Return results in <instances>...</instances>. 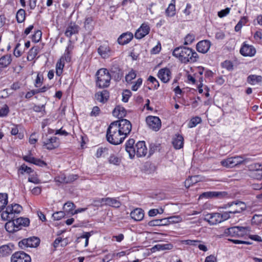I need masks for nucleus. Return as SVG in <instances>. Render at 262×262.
Here are the masks:
<instances>
[{"label": "nucleus", "mask_w": 262, "mask_h": 262, "mask_svg": "<svg viewBox=\"0 0 262 262\" xmlns=\"http://www.w3.org/2000/svg\"><path fill=\"white\" fill-rule=\"evenodd\" d=\"M166 219L167 221V225L172 223H179L181 221V218L179 216H171Z\"/></svg>", "instance_id": "obj_43"}, {"label": "nucleus", "mask_w": 262, "mask_h": 262, "mask_svg": "<svg viewBox=\"0 0 262 262\" xmlns=\"http://www.w3.org/2000/svg\"><path fill=\"white\" fill-rule=\"evenodd\" d=\"M135 140L129 139L125 144V150L129 154V158L133 159L136 154L138 157H144L147 151L144 141H139L134 146Z\"/></svg>", "instance_id": "obj_2"}, {"label": "nucleus", "mask_w": 262, "mask_h": 262, "mask_svg": "<svg viewBox=\"0 0 262 262\" xmlns=\"http://www.w3.org/2000/svg\"><path fill=\"white\" fill-rule=\"evenodd\" d=\"M194 40V36L191 34H188L185 38L184 45L191 44Z\"/></svg>", "instance_id": "obj_54"}, {"label": "nucleus", "mask_w": 262, "mask_h": 262, "mask_svg": "<svg viewBox=\"0 0 262 262\" xmlns=\"http://www.w3.org/2000/svg\"><path fill=\"white\" fill-rule=\"evenodd\" d=\"M14 222L16 227V230H19L22 226L27 227L29 225L30 220L27 217H19L14 220Z\"/></svg>", "instance_id": "obj_23"}, {"label": "nucleus", "mask_w": 262, "mask_h": 262, "mask_svg": "<svg viewBox=\"0 0 262 262\" xmlns=\"http://www.w3.org/2000/svg\"><path fill=\"white\" fill-rule=\"evenodd\" d=\"M197 178V176H192L189 177L185 182V186L186 187L188 188L191 185L196 183L197 182V180H193Z\"/></svg>", "instance_id": "obj_42"}, {"label": "nucleus", "mask_w": 262, "mask_h": 262, "mask_svg": "<svg viewBox=\"0 0 262 262\" xmlns=\"http://www.w3.org/2000/svg\"><path fill=\"white\" fill-rule=\"evenodd\" d=\"M205 262H217V258L214 255H210L206 257Z\"/></svg>", "instance_id": "obj_64"}, {"label": "nucleus", "mask_w": 262, "mask_h": 262, "mask_svg": "<svg viewBox=\"0 0 262 262\" xmlns=\"http://www.w3.org/2000/svg\"><path fill=\"white\" fill-rule=\"evenodd\" d=\"M121 161V159L114 155H111L108 158L109 163L115 165H119L120 164Z\"/></svg>", "instance_id": "obj_39"}, {"label": "nucleus", "mask_w": 262, "mask_h": 262, "mask_svg": "<svg viewBox=\"0 0 262 262\" xmlns=\"http://www.w3.org/2000/svg\"><path fill=\"white\" fill-rule=\"evenodd\" d=\"M163 212V209H161V212H160L159 209H150L148 211V215L149 216H154L156 215L157 214H161Z\"/></svg>", "instance_id": "obj_63"}, {"label": "nucleus", "mask_w": 262, "mask_h": 262, "mask_svg": "<svg viewBox=\"0 0 262 262\" xmlns=\"http://www.w3.org/2000/svg\"><path fill=\"white\" fill-rule=\"evenodd\" d=\"M79 31V27L77 25H70L67 28L66 32L65 35L68 37H71L72 35L77 34Z\"/></svg>", "instance_id": "obj_29"}, {"label": "nucleus", "mask_w": 262, "mask_h": 262, "mask_svg": "<svg viewBox=\"0 0 262 262\" xmlns=\"http://www.w3.org/2000/svg\"><path fill=\"white\" fill-rule=\"evenodd\" d=\"M131 92L130 91L125 90L122 93V101L127 102L130 96Z\"/></svg>", "instance_id": "obj_53"}, {"label": "nucleus", "mask_w": 262, "mask_h": 262, "mask_svg": "<svg viewBox=\"0 0 262 262\" xmlns=\"http://www.w3.org/2000/svg\"><path fill=\"white\" fill-rule=\"evenodd\" d=\"M148 225L150 227L157 226H166L167 225V221L166 219V218L162 219L154 220L149 221L148 223Z\"/></svg>", "instance_id": "obj_31"}, {"label": "nucleus", "mask_w": 262, "mask_h": 262, "mask_svg": "<svg viewBox=\"0 0 262 262\" xmlns=\"http://www.w3.org/2000/svg\"><path fill=\"white\" fill-rule=\"evenodd\" d=\"M73 47L71 46V45H69L66 50V53H65V60L67 62L70 61L71 60V56H70V52L73 50Z\"/></svg>", "instance_id": "obj_48"}, {"label": "nucleus", "mask_w": 262, "mask_h": 262, "mask_svg": "<svg viewBox=\"0 0 262 262\" xmlns=\"http://www.w3.org/2000/svg\"><path fill=\"white\" fill-rule=\"evenodd\" d=\"M113 114L118 118H122L125 116L126 111L124 107L118 106L114 110Z\"/></svg>", "instance_id": "obj_30"}, {"label": "nucleus", "mask_w": 262, "mask_h": 262, "mask_svg": "<svg viewBox=\"0 0 262 262\" xmlns=\"http://www.w3.org/2000/svg\"><path fill=\"white\" fill-rule=\"evenodd\" d=\"M30 256L23 251H17L12 254L11 262H31Z\"/></svg>", "instance_id": "obj_10"}, {"label": "nucleus", "mask_w": 262, "mask_h": 262, "mask_svg": "<svg viewBox=\"0 0 262 262\" xmlns=\"http://www.w3.org/2000/svg\"><path fill=\"white\" fill-rule=\"evenodd\" d=\"M12 252V249L8 245H3L0 247V256L5 257L10 255Z\"/></svg>", "instance_id": "obj_32"}, {"label": "nucleus", "mask_w": 262, "mask_h": 262, "mask_svg": "<svg viewBox=\"0 0 262 262\" xmlns=\"http://www.w3.org/2000/svg\"><path fill=\"white\" fill-rule=\"evenodd\" d=\"M11 134L12 135H18V137L19 139H22L24 137L23 134L18 133V129L17 128V125H14V127H13L11 131Z\"/></svg>", "instance_id": "obj_52"}, {"label": "nucleus", "mask_w": 262, "mask_h": 262, "mask_svg": "<svg viewBox=\"0 0 262 262\" xmlns=\"http://www.w3.org/2000/svg\"><path fill=\"white\" fill-rule=\"evenodd\" d=\"M91 236V234L90 232H85L82 235L80 236L77 238V242H80L81 239H85V245L84 247H86L89 244V239L90 236Z\"/></svg>", "instance_id": "obj_47"}, {"label": "nucleus", "mask_w": 262, "mask_h": 262, "mask_svg": "<svg viewBox=\"0 0 262 262\" xmlns=\"http://www.w3.org/2000/svg\"><path fill=\"white\" fill-rule=\"evenodd\" d=\"M211 46V42L208 40H204L199 41L196 46V50L202 53H207Z\"/></svg>", "instance_id": "obj_16"}, {"label": "nucleus", "mask_w": 262, "mask_h": 262, "mask_svg": "<svg viewBox=\"0 0 262 262\" xmlns=\"http://www.w3.org/2000/svg\"><path fill=\"white\" fill-rule=\"evenodd\" d=\"M111 78L116 81H120L123 76V73L121 70L117 65L112 66L110 70Z\"/></svg>", "instance_id": "obj_17"}, {"label": "nucleus", "mask_w": 262, "mask_h": 262, "mask_svg": "<svg viewBox=\"0 0 262 262\" xmlns=\"http://www.w3.org/2000/svg\"><path fill=\"white\" fill-rule=\"evenodd\" d=\"M250 231L248 227L234 226L225 229L224 234L231 236H242Z\"/></svg>", "instance_id": "obj_6"}, {"label": "nucleus", "mask_w": 262, "mask_h": 262, "mask_svg": "<svg viewBox=\"0 0 262 262\" xmlns=\"http://www.w3.org/2000/svg\"><path fill=\"white\" fill-rule=\"evenodd\" d=\"M222 66L223 68L227 69L229 71L232 70L233 69V64L231 61L226 60L222 63Z\"/></svg>", "instance_id": "obj_56"}, {"label": "nucleus", "mask_w": 262, "mask_h": 262, "mask_svg": "<svg viewBox=\"0 0 262 262\" xmlns=\"http://www.w3.org/2000/svg\"><path fill=\"white\" fill-rule=\"evenodd\" d=\"M230 8H226V9L222 10L221 11L218 12L217 15L219 17H220V18H222L226 16L227 14H228L230 12Z\"/></svg>", "instance_id": "obj_57"}, {"label": "nucleus", "mask_w": 262, "mask_h": 262, "mask_svg": "<svg viewBox=\"0 0 262 262\" xmlns=\"http://www.w3.org/2000/svg\"><path fill=\"white\" fill-rule=\"evenodd\" d=\"M59 139L56 137H52L43 142V146L48 150H52L57 148L59 145Z\"/></svg>", "instance_id": "obj_13"}, {"label": "nucleus", "mask_w": 262, "mask_h": 262, "mask_svg": "<svg viewBox=\"0 0 262 262\" xmlns=\"http://www.w3.org/2000/svg\"><path fill=\"white\" fill-rule=\"evenodd\" d=\"M142 83V79L141 78H139L135 83L132 86V90L134 91H136L138 88L140 86Z\"/></svg>", "instance_id": "obj_62"}, {"label": "nucleus", "mask_w": 262, "mask_h": 262, "mask_svg": "<svg viewBox=\"0 0 262 262\" xmlns=\"http://www.w3.org/2000/svg\"><path fill=\"white\" fill-rule=\"evenodd\" d=\"M149 27L143 24L135 33V36L137 39H141L149 33Z\"/></svg>", "instance_id": "obj_19"}, {"label": "nucleus", "mask_w": 262, "mask_h": 262, "mask_svg": "<svg viewBox=\"0 0 262 262\" xmlns=\"http://www.w3.org/2000/svg\"><path fill=\"white\" fill-rule=\"evenodd\" d=\"M96 76V85L99 88H105L110 85L111 76L107 69H100L97 72Z\"/></svg>", "instance_id": "obj_4"}, {"label": "nucleus", "mask_w": 262, "mask_h": 262, "mask_svg": "<svg viewBox=\"0 0 262 262\" xmlns=\"http://www.w3.org/2000/svg\"><path fill=\"white\" fill-rule=\"evenodd\" d=\"M113 122H117V127L121 131L122 134L126 138L132 130V126L130 121L127 119H122L118 121H114Z\"/></svg>", "instance_id": "obj_8"}, {"label": "nucleus", "mask_w": 262, "mask_h": 262, "mask_svg": "<svg viewBox=\"0 0 262 262\" xmlns=\"http://www.w3.org/2000/svg\"><path fill=\"white\" fill-rule=\"evenodd\" d=\"M146 122L148 127L155 131L159 130L161 126L160 119L156 116H148L146 119Z\"/></svg>", "instance_id": "obj_11"}, {"label": "nucleus", "mask_w": 262, "mask_h": 262, "mask_svg": "<svg viewBox=\"0 0 262 262\" xmlns=\"http://www.w3.org/2000/svg\"><path fill=\"white\" fill-rule=\"evenodd\" d=\"M96 99L100 102L104 103L109 98V92L107 90H103L95 95Z\"/></svg>", "instance_id": "obj_26"}, {"label": "nucleus", "mask_w": 262, "mask_h": 262, "mask_svg": "<svg viewBox=\"0 0 262 262\" xmlns=\"http://www.w3.org/2000/svg\"><path fill=\"white\" fill-rule=\"evenodd\" d=\"M172 54L184 63L195 62L199 58L196 52L192 49L183 46L175 48Z\"/></svg>", "instance_id": "obj_1"}, {"label": "nucleus", "mask_w": 262, "mask_h": 262, "mask_svg": "<svg viewBox=\"0 0 262 262\" xmlns=\"http://www.w3.org/2000/svg\"><path fill=\"white\" fill-rule=\"evenodd\" d=\"M8 222L6 223L5 224V229L6 230L10 232V233H13L17 230H16V227L15 226V224L14 222L13 219L12 220H8Z\"/></svg>", "instance_id": "obj_35"}, {"label": "nucleus", "mask_w": 262, "mask_h": 262, "mask_svg": "<svg viewBox=\"0 0 262 262\" xmlns=\"http://www.w3.org/2000/svg\"><path fill=\"white\" fill-rule=\"evenodd\" d=\"M96 206H100L103 205L109 206L114 208H119L121 205V203L117 199L114 198H102L94 201Z\"/></svg>", "instance_id": "obj_7"}, {"label": "nucleus", "mask_w": 262, "mask_h": 262, "mask_svg": "<svg viewBox=\"0 0 262 262\" xmlns=\"http://www.w3.org/2000/svg\"><path fill=\"white\" fill-rule=\"evenodd\" d=\"M244 162L241 156H235L223 160L221 162L222 166L226 167H233L237 165L241 164Z\"/></svg>", "instance_id": "obj_9"}, {"label": "nucleus", "mask_w": 262, "mask_h": 262, "mask_svg": "<svg viewBox=\"0 0 262 262\" xmlns=\"http://www.w3.org/2000/svg\"><path fill=\"white\" fill-rule=\"evenodd\" d=\"M173 147L177 149H179L183 147L184 139L182 135H178L174 138L172 141Z\"/></svg>", "instance_id": "obj_25"}, {"label": "nucleus", "mask_w": 262, "mask_h": 262, "mask_svg": "<svg viewBox=\"0 0 262 262\" xmlns=\"http://www.w3.org/2000/svg\"><path fill=\"white\" fill-rule=\"evenodd\" d=\"M94 19L93 17H86L84 21V28L86 30L91 31L94 27Z\"/></svg>", "instance_id": "obj_37"}, {"label": "nucleus", "mask_w": 262, "mask_h": 262, "mask_svg": "<svg viewBox=\"0 0 262 262\" xmlns=\"http://www.w3.org/2000/svg\"><path fill=\"white\" fill-rule=\"evenodd\" d=\"M28 242V246L29 247H36L40 243V239L38 237L33 236L30 238H27Z\"/></svg>", "instance_id": "obj_38"}, {"label": "nucleus", "mask_w": 262, "mask_h": 262, "mask_svg": "<svg viewBox=\"0 0 262 262\" xmlns=\"http://www.w3.org/2000/svg\"><path fill=\"white\" fill-rule=\"evenodd\" d=\"M228 193L225 191H207L200 195V198H223L227 196Z\"/></svg>", "instance_id": "obj_12"}, {"label": "nucleus", "mask_w": 262, "mask_h": 262, "mask_svg": "<svg viewBox=\"0 0 262 262\" xmlns=\"http://www.w3.org/2000/svg\"><path fill=\"white\" fill-rule=\"evenodd\" d=\"M158 77L164 83L168 82L171 77V72L170 70L167 68L160 69L158 73Z\"/></svg>", "instance_id": "obj_14"}, {"label": "nucleus", "mask_w": 262, "mask_h": 262, "mask_svg": "<svg viewBox=\"0 0 262 262\" xmlns=\"http://www.w3.org/2000/svg\"><path fill=\"white\" fill-rule=\"evenodd\" d=\"M262 222V215H257L255 214L253 215L252 219V223L255 224L256 225H258L261 223Z\"/></svg>", "instance_id": "obj_51"}, {"label": "nucleus", "mask_w": 262, "mask_h": 262, "mask_svg": "<svg viewBox=\"0 0 262 262\" xmlns=\"http://www.w3.org/2000/svg\"><path fill=\"white\" fill-rule=\"evenodd\" d=\"M202 119L199 117H193L188 123V127L189 128H192L195 127L197 124L201 123Z\"/></svg>", "instance_id": "obj_40"}, {"label": "nucleus", "mask_w": 262, "mask_h": 262, "mask_svg": "<svg viewBox=\"0 0 262 262\" xmlns=\"http://www.w3.org/2000/svg\"><path fill=\"white\" fill-rule=\"evenodd\" d=\"M66 214L64 211H58L53 214L52 217L54 220H60L65 216Z\"/></svg>", "instance_id": "obj_49"}, {"label": "nucleus", "mask_w": 262, "mask_h": 262, "mask_svg": "<svg viewBox=\"0 0 262 262\" xmlns=\"http://www.w3.org/2000/svg\"><path fill=\"white\" fill-rule=\"evenodd\" d=\"M206 217L210 224L215 225L222 222L220 213H209L206 215Z\"/></svg>", "instance_id": "obj_21"}, {"label": "nucleus", "mask_w": 262, "mask_h": 262, "mask_svg": "<svg viewBox=\"0 0 262 262\" xmlns=\"http://www.w3.org/2000/svg\"><path fill=\"white\" fill-rule=\"evenodd\" d=\"M42 33L40 30H37L32 36V40L34 42H38L41 38Z\"/></svg>", "instance_id": "obj_46"}, {"label": "nucleus", "mask_w": 262, "mask_h": 262, "mask_svg": "<svg viewBox=\"0 0 262 262\" xmlns=\"http://www.w3.org/2000/svg\"><path fill=\"white\" fill-rule=\"evenodd\" d=\"M133 36V34L131 32L124 33L118 37L117 42L120 45H126L132 40Z\"/></svg>", "instance_id": "obj_20"}, {"label": "nucleus", "mask_w": 262, "mask_h": 262, "mask_svg": "<svg viewBox=\"0 0 262 262\" xmlns=\"http://www.w3.org/2000/svg\"><path fill=\"white\" fill-rule=\"evenodd\" d=\"M77 178L78 176L76 174H71L68 176V177L66 176V179L65 180L66 183H70L71 182H73Z\"/></svg>", "instance_id": "obj_59"}, {"label": "nucleus", "mask_w": 262, "mask_h": 262, "mask_svg": "<svg viewBox=\"0 0 262 262\" xmlns=\"http://www.w3.org/2000/svg\"><path fill=\"white\" fill-rule=\"evenodd\" d=\"M23 207L18 204H11L6 207V210L1 214L3 220H12L15 217V214H19Z\"/></svg>", "instance_id": "obj_5"}, {"label": "nucleus", "mask_w": 262, "mask_h": 262, "mask_svg": "<svg viewBox=\"0 0 262 262\" xmlns=\"http://www.w3.org/2000/svg\"><path fill=\"white\" fill-rule=\"evenodd\" d=\"M20 169L22 170V171L21 172L22 174L24 173V172H26L27 173H31V172H33V170L32 169V168L29 167H28L25 164H23L21 166Z\"/></svg>", "instance_id": "obj_58"}, {"label": "nucleus", "mask_w": 262, "mask_h": 262, "mask_svg": "<svg viewBox=\"0 0 262 262\" xmlns=\"http://www.w3.org/2000/svg\"><path fill=\"white\" fill-rule=\"evenodd\" d=\"M148 80L154 84V89H157L159 86V83L158 81L153 76H150Z\"/></svg>", "instance_id": "obj_60"}, {"label": "nucleus", "mask_w": 262, "mask_h": 262, "mask_svg": "<svg viewBox=\"0 0 262 262\" xmlns=\"http://www.w3.org/2000/svg\"><path fill=\"white\" fill-rule=\"evenodd\" d=\"M261 80L262 77L261 76L250 75L247 77V82L251 84H255L261 81Z\"/></svg>", "instance_id": "obj_34"}, {"label": "nucleus", "mask_w": 262, "mask_h": 262, "mask_svg": "<svg viewBox=\"0 0 262 262\" xmlns=\"http://www.w3.org/2000/svg\"><path fill=\"white\" fill-rule=\"evenodd\" d=\"M75 207L76 206L73 203L68 202L64 204L63 206V209L66 211L70 212L72 211Z\"/></svg>", "instance_id": "obj_45"}, {"label": "nucleus", "mask_w": 262, "mask_h": 262, "mask_svg": "<svg viewBox=\"0 0 262 262\" xmlns=\"http://www.w3.org/2000/svg\"><path fill=\"white\" fill-rule=\"evenodd\" d=\"M173 246L171 244H157L150 249L151 252H155L157 251L170 250Z\"/></svg>", "instance_id": "obj_27"}, {"label": "nucleus", "mask_w": 262, "mask_h": 262, "mask_svg": "<svg viewBox=\"0 0 262 262\" xmlns=\"http://www.w3.org/2000/svg\"><path fill=\"white\" fill-rule=\"evenodd\" d=\"M136 77V72L132 70L125 76V80L126 82H130L133 79L135 78Z\"/></svg>", "instance_id": "obj_50"}, {"label": "nucleus", "mask_w": 262, "mask_h": 262, "mask_svg": "<svg viewBox=\"0 0 262 262\" xmlns=\"http://www.w3.org/2000/svg\"><path fill=\"white\" fill-rule=\"evenodd\" d=\"M256 52L255 48L252 46L244 45L240 49L241 54L244 56H252Z\"/></svg>", "instance_id": "obj_18"}, {"label": "nucleus", "mask_w": 262, "mask_h": 262, "mask_svg": "<svg viewBox=\"0 0 262 262\" xmlns=\"http://www.w3.org/2000/svg\"><path fill=\"white\" fill-rule=\"evenodd\" d=\"M130 216L135 221H140L144 217V211L141 208H136L130 212Z\"/></svg>", "instance_id": "obj_24"}, {"label": "nucleus", "mask_w": 262, "mask_h": 262, "mask_svg": "<svg viewBox=\"0 0 262 262\" xmlns=\"http://www.w3.org/2000/svg\"><path fill=\"white\" fill-rule=\"evenodd\" d=\"M116 123L117 122H112L106 131V140L110 143L113 145L120 144L125 139L121 131L117 127Z\"/></svg>", "instance_id": "obj_3"}, {"label": "nucleus", "mask_w": 262, "mask_h": 262, "mask_svg": "<svg viewBox=\"0 0 262 262\" xmlns=\"http://www.w3.org/2000/svg\"><path fill=\"white\" fill-rule=\"evenodd\" d=\"M9 112V107L7 105H5L3 107L0 109V117L6 116Z\"/></svg>", "instance_id": "obj_55"}, {"label": "nucleus", "mask_w": 262, "mask_h": 262, "mask_svg": "<svg viewBox=\"0 0 262 262\" xmlns=\"http://www.w3.org/2000/svg\"><path fill=\"white\" fill-rule=\"evenodd\" d=\"M64 67V63H62L61 61V59L59 61H58L56 65V74L57 76H60L62 73L63 68Z\"/></svg>", "instance_id": "obj_44"}, {"label": "nucleus", "mask_w": 262, "mask_h": 262, "mask_svg": "<svg viewBox=\"0 0 262 262\" xmlns=\"http://www.w3.org/2000/svg\"><path fill=\"white\" fill-rule=\"evenodd\" d=\"M66 176L64 174H61L55 178V180L56 182H59L60 183H66Z\"/></svg>", "instance_id": "obj_61"}, {"label": "nucleus", "mask_w": 262, "mask_h": 262, "mask_svg": "<svg viewBox=\"0 0 262 262\" xmlns=\"http://www.w3.org/2000/svg\"><path fill=\"white\" fill-rule=\"evenodd\" d=\"M99 54L103 58H106L110 56L111 50L107 43L101 45L98 49Z\"/></svg>", "instance_id": "obj_22"}, {"label": "nucleus", "mask_w": 262, "mask_h": 262, "mask_svg": "<svg viewBox=\"0 0 262 262\" xmlns=\"http://www.w3.org/2000/svg\"><path fill=\"white\" fill-rule=\"evenodd\" d=\"M26 11L23 9H20L17 12L16 18L18 23H21L25 21L26 18Z\"/></svg>", "instance_id": "obj_36"}, {"label": "nucleus", "mask_w": 262, "mask_h": 262, "mask_svg": "<svg viewBox=\"0 0 262 262\" xmlns=\"http://www.w3.org/2000/svg\"><path fill=\"white\" fill-rule=\"evenodd\" d=\"M11 55L7 54L0 58V68H5L7 67L11 62Z\"/></svg>", "instance_id": "obj_28"}, {"label": "nucleus", "mask_w": 262, "mask_h": 262, "mask_svg": "<svg viewBox=\"0 0 262 262\" xmlns=\"http://www.w3.org/2000/svg\"><path fill=\"white\" fill-rule=\"evenodd\" d=\"M176 0H171V3L169 5L165 11L166 15L168 16H173L176 14L175 8Z\"/></svg>", "instance_id": "obj_33"}, {"label": "nucleus", "mask_w": 262, "mask_h": 262, "mask_svg": "<svg viewBox=\"0 0 262 262\" xmlns=\"http://www.w3.org/2000/svg\"><path fill=\"white\" fill-rule=\"evenodd\" d=\"M233 205L231 206L230 212L231 214H235L241 213L242 211L246 210V204L241 201L232 202Z\"/></svg>", "instance_id": "obj_15"}, {"label": "nucleus", "mask_w": 262, "mask_h": 262, "mask_svg": "<svg viewBox=\"0 0 262 262\" xmlns=\"http://www.w3.org/2000/svg\"><path fill=\"white\" fill-rule=\"evenodd\" d=\"M247 18L246 17H242L235 26L234 28L235 31L236 32L239 31L241 29L242 26L247 23Z\"/></svg>", "instance_id": "obj_41"}]
</instances>
